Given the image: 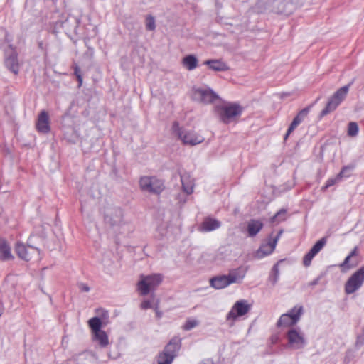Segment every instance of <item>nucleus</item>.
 I'll return each mask as SVG.
<instances>
[{
    "label": "nucleus",
    "mask_w": 364,
    "mask_h": 364,
    "mask_svg": "<svg viewBox=\"0 0 364 364\" xmlns=\"http://www.w3.org/2000/svg\"><path fill=\"white\" fill-rule=\"evenodd\" d=\"M181 342L178 337L170 340L157 358V364H171L181 348Z\"/></svg>",
    "instance_id": "nucleus-1"
},
{
    "label": "nucleus",
    "mask_w": 364,
    "mask_h": 364,
    "mask_svg": "<svg viewBox=\"0 0 364 364\" xmlns=\"http://www.w3.org/2000/svg\"><path fill=\"white\" fill-rule=\"evenodd\" d=\"M34 235H31L27 242V246L22 242H17L15 251L17 255L25 261H29L33 258L40 259L41 250L33 245Z\"/></svg>",
    "instance_id": "nucleus-2"
},
{
    "label": "nucleus",
    "mask_w": 364,
    "mask_h": 364,
    "mask_svg": "<svg viewBox=\"0 0 364 364\" xmlns=\"http://www.w3.org/2000/svg\"><path fill=\"white\" fill-rule=\"evenodd\" d=\"M215 109L219 115L220 119L225 124H229L235 117L240 116L243 109L237 103L217 105Z\"/></svg>",
    "instance_id": "nucleus-3"
},
{
    "label": "nucleus",
    "mask_w": 364,
    "mask_h": 364,
    "mask_svg": "<svg viewBox=\"0 0 364 364\" xmlns=\"http://www.w3.org/2000/svg\"><path fill=\"white\" fill-rule=\"evenodd\" d=\"M353 81L354 80H353L348 85L339 88L333 95V96L328 100L324 109L321 112L320 117H323L324 116L334 111L338 107V106L346 98L348 92L349 88L353 85Z\"/></svg>",
    "instance_id": "nucleus-4"
},
{
    "label": "nucleus",
    "mask_w": 364,
    "mask_h": 364,
    "mask_svg": "<svg viewBox=\"0 0 364 364\" xmlns=\"http://www.w3.org/2000/svg\"><path fill=\"white\" fill-rule=\"evenodd\" d=\"M173 132L181 139L183 144L196 145L204 141V137L193 131H186L180 127L179 123L175 121L172 125Z\"/></svg>",
    "instance_id": "nucleus-5"
},
{
    "label": "nucleus",
    "mask_w": 364,
    "mask_h": 364,
    "mask_svg": "<svg viewBox=\"0 0 364 364\" xmlns=\"http://www.w3.org/2000/svg\"><path fill=\"white\" fill-rule=\"evenodd\" d=\"M163 277L159 274H154L147 276H141V279L138 282V290L143 296L149 294L151 291L161 283Z\"/></svg>",
    "instance_id": "nucleus-6"
},
{
    "label": "nucleus",
    "mask_w": 364,
    "mask_h": 364,
    "mask_svg": "<svg viewBox=\"0 0 364 364\" xmlns=\"http://www.w3.org/2000/svg\"><path fill=\"white\" fill-rule=\"evenodd\" d=\"M142 191L159 195L165 188L164 182L155 176H143L139 180Z\"/></svg>",
    "instance_id": "nucleus-7"
},
{
    "label": "nucleus",
    "mask_w": 364,
    "mask_h": 364,
    "mask_svg": "<svg viewBox=\"0 0 364 364\" xmlns=\"http://www.w3.org/2000/svg\"><path fill=\"white\" fill-rule=\"evenodd\" d=\"M364 282V265L353 273L345 284V291L350 294L357 291Z\"/></svg>",
    "instance_id": "nucleus-8"
},
{
    "label": "nucleus",
    "mask_w": 364,
    "mask_h": 364,
    "mask_svg": "<svg viewBox=\"0 0 364 364\" xmlns=\"http://www.w3.org/2000/svg\"><path fill=\"white\" fill-rule=\"evenodd\" d=\"M192 97L194 100L204 104L213 103L219 99V96L210 88H194Z\"/></svg>",
    "instance_id": "nucleus-9"
},
{
    "label": "nucleus",
    "mask_w": 364,
    "mask_h": 364,
    "mask_svg": "<svg viewBox=\"0 0 364 364\" xmlns=\"http://www.w3.org/2000/svg\"><path fill=\"white\" fill-rule=\"evenodd\" d=\"M289 346L294 350L302 349L306 344L304 334L299 330L291 328L287 333Z\"/></svg>",
    "instance_id": "nucleus-10"
},
{
    "label": "nucleus",
    "mask_w": 364,
    "mask_h": 364,
    "mask_svg": "<svg viewBox=\"0 0 364 364\" xmlns=\"http://www.w3.org/2000/svg\"><path fill=\"white\" fill-rule=\"evenodd\" d=\"M251 309V306L246 300H240L235 303L231 310L227 314V321H235L237 317L242 316Z\"/></svg>",
    "instance_id": "nucleus-11"
},
{
    "label": "nucleus",
    "mask_w": 364,
    "mask_h": 364,
    "mask_svg": "<svg viewBox=\"0 0 364 364\" xmlns=\"http://www.w3.org/2000/svg\"><path fill=\"white\" fill-rule=\"evenodd\" d=\"M4 64L5 66L15 75L18 73L19 63L18 60V54L11 45H10L9 46V49L6 50Z\"/></svg>",
    "instance_id": "nucleus-12"
},
{
    "label": "nucleus",
    "mask_w": 364,
    "mask_h": 364,
    "mask_svg": "<svg viewBox=\"0 0 364 364\" xmlns=\"http://www.w3.org/2000/svg\"><path fill=\"white\" fill-rule=\"evenodd\" d=\"M271 7L274 13L286 16L291 14L294 9L292 0H274Z\"/></svg>",
    "instance_id": "nucleus-13"
},
{
    "label": "nucleus",
    "mask_w": 364,
    "mask_h": 364,
    "mask_svg": "<svg viewBox=\"0 0 364 364\" xmlns=\"http://www.w3.org/2000/svg\"><path fill=\"white\" fill-rule=\"evenodd\" d=\"M123 212L119 208L109 207L105 212V221L111 226L119 225L122 220Z\"/></svg>",
    "instance_id": "nucleus-14"
},
{
    "label": "nucleus",
    "mask_w": 364,
    "mask_h": 364,
    "mask_svg": "<svg viewBox=\"0 0 364 364\" xmlns=\"http://www.w3.org/2000/svg\"><path fill=\"white\" fill-rule=\"evenodd\" d=\"M327 242V237H323L317 241L311 250L304 255L303 258V264L305 267L310 266L313 258L323 249Z\"/></svg>",
    "instance_id": "nucleus-15"
},
{
    "label": "nucleus",
    "mask_w": 364,
    "mask_h": 364,
    "mask_svg": "<svg viewBox=\"0 0 364 364\" xmlns=\"http://www.w3.org/2000/svg\"><path fill=\"white\" fill-rule=\"evenodd\" d=\"M282 233V230H280L274 239L267 243L262 244L257 252V257L258 258H262L270 255L274 250L278 239Z\"/></svg>",
    "instance_id": "nucleus-16"
},
{
    "label": "nucleus",
    "mask_w": 364,
    "mask_h": 364,
    "mask_svg": "<svg viewBox=\"0 0 364 364\" xmlns=\"http://www.w3.org/2000/svg\"><path fill=\"white\" fill-rule=\"evenodd\" d=\"M36 127L37 130L41 133L47 134L50 131L49 117L46 111L43 110L40 112Z\"/></svg>",
    "instance_id": "nucleus-17"
},
{
    "label": "nucleus",
    "mask_w": 364,
    "mask_h": 364,
    "mask_svg": "<svg viewBox=\"0 0 364 364\" xmlns=\"http://www.w3.org/2000/svg\"><path fill=\"white\" fill-rule=\"evenodd\" d=\"M309 112V107H305L301 109L297 115L294 118L292 122L289 127L287 133L284 136V140H287L289 134L303 122V120L307 117Z\"/></svg>",
    "instance_id": "nucleus-18"
},
{
    "label": "nucleus",
    "mask_w": 364,
    "mask_h": 364,
    "mask_svg": "<svg viewBox=\"0 0 364 364\" xmlns=\"http://www.w3.org/2000/svg\"><path fill=\"white\" fill-rule=\"evenodd\" d=\"M221 223L213 218H205L199 227V230L201 232H210L219 228Z\"/></svg>",
    "instance_id": "nucleus-19"
},
{
    "label": "nucleus",
    "mask_w": 364,
    "mask_h": 364,
    "mask_svg": "<svg viewBox=\"0 0 364 364\" xmlns=\"http://www.w3.org/2000/svg\"><path fill=\"white\" fill-rule=\"evenodd\" d=\"M181 181L182 184V188L184 193L187 195H190L193 192L194 183L188 173H179Z\"/></svg>",
    "instance_id": "nucleus-20"
},
{
    "label": "nucleus",
    "mask_w": 364,
    "mask_h": 364,
    "mask_svg": "<svg viewBox=\"0 0 364 364\" xmlns=\"http://www.w3.org/2000/svg\"><path fill=\"white\" fill-rule=\"evenodd\" d=\"M14 258L8 242L0 237V260L8 261Z\"/></svg>",
    "instance_id": "nucleus-21"
},
{
    "label": "nucleus",
    "mask_w": 364,
    "mask_h": 364,
    "mask_svg": "<svg viewBox=\"0 0 364 364\" xmlns=\"http://www.w3.org/2000/svg\"><path fill=\"white\" fill-rule=\"evenodd\" d=\"M214 71H227L230 69L229 66L221 60H207L203 63Z\"/></svg>",
    "instance_id": "nucleus-22"
},
{
    "label": "nucleus",
    "mask_w": 364,
    "mask_h": 364,
    "mask_svg": "<svg viewBox=\"0 0 364 364\" xmlns=\"http://www.w3.org/2000/svg\"><path fill=\"white\" fill-rule=\"evenodd\" d=\"M298 322V315H294V316L291 317L289 314H283L279 317L277 323V326L278 328L280 327H289L295 325Z\"/></svg>",
    "instance_id": "nucleus-23"
},
{
    "label": "nucleus",
    "mask_w": 364,
    "mask_h": 364,
    "mask_svg": "<svg viewBox=\"0 0 364 364\" xmlns=\"http://www.w3.org/2000/svg\"><path fill=\"white\" fill-rule=\"evenodd\" d=\"M210 283V286L216 289H221L230 285L226 275H221L211 278Z\"/></svg>",
    "instance_id": "nucleus-24"
},
{
    "label": "nucleus",
    "mask_w": 364,
    "mask_h": 364,
    "mask_svg": "<svg viewBox=\"0 0 364 364\" xmlns=\"http://www.w3.org/2000/svg\"><path fill=\"white\" fill-rule=\"evenodd\" d=\"M263 223L257 220H250L247 225V232L249 236H255L262 228Z\"/></svg>",
    "instance_id": "nucleus-25"
},
{
    "label": "nucleus",
    "mask_w": 364,
    "mask_h": 364,
    "mask_svg": "<svg viewBox=\"0 0 364 364\" xmlns=\"http://www.w3.org/2000/svg\"><path fill=\"white\" fill-rule=\"evenodd\" d=\"M93 334V340L95 341L98 342L99 345L102 348L106 347L109 344V338L108 336L104 331H100L99 332H95Z\"/></svg>",
    "instance_id": "nucleus-26"
},
{
    "label": "nucleus",
    "mask_w": 364,
    "mask_h": 364,
    "mask_svg": "<svg viewBox=\"0 0 364 364\" xmlns=\"http://www.w3.org/2000/svg\"><path fill=\"white\" fill-rule=\"evenodd\" d=\"M228 279L230 284L233 283H240L245 277V273L242 272L240 269H235L230 272L228 275H226Z\"/></svg>",
    "instance_id": "nucleus-27"
},
{
    "label": "nucleus",
    "mask_w": 364,
    "mask_h": 364,
    "mask_svg": "<svg viewBox=\"0 0 364 364\" xmlns=\"http://www.w3.org/2000/svg\"><path fill=\"white\" fill-rule=\"evenodd\" d=\"M183 65L188 70H193L198 66V59L194 55H188L183 58Z\"/></svg>",
    "instance_id": "nucleus-28"
},
{
    "label": "nucleus",
    "mask_w": 364,
    "mask_h": 364,
    "mask_svg": "<svg viewBox=\"0 0 364 364\" xmlns=\"http://www.w3.org/2000/svg\"><path fill=\"white\" fill-rule=\"evenodd\" d=\"M282 262V260H279L272 268L271 272H270L269 278H268V281L272 284V286H275L279 280V264Z\"/></svg>",
    "instance_id": "nucleus-29"
},
{
    "label": "nucleus",
    "mask_w": 364,
    "mask_h": 364,
    "mask_svg": "<svg viewBox=\"0 0 364 364\" xmlns=\"http://www.w3.org/2000/svg\"><path fill=\"white\" fill-rule=\"evenodd\" d=\"M88 325L90 329L92 330V333L102 331L101 328L102 326V323L101 319L97 316L91 318L88 321Z\"/></svg>",
    "instance_id": "nucleus-30"
},
{
    "label": "nucleus",
    "mask_w": 364,
    "mask_h": 364,
    "mask_svg": "<svg viewBox=\"0 0 364 364\" xmlns=\"http://www.w3.org/2000/svg\"><path fill=\"white\" fill-rule=\"evenodd\" d=\"M354 165H348L343 166L339 173L337 175V178L342 180L343 178H348L351 175V171L354 169Z\"/></svg>",
    "instance_id": "nucleus-31"
},
{
    "label": "nucleus",
    "mask_w": 364,
    "mask_h": 364,
    "mask_svg": "<svg viewBox=\"0 0 364 364\" xmlns=\"http://www.w3.org/2000/svg\"><path fill=\"white\" fill-rule=\"evenodd\" d=\"M304 313V309L302 306L296 305L291 309L286 314H289L291 317L294 315H298V321L300 320L301 315Z\"/></svg>",
    "instance_id": "nucleus-32"
},
{
    "label": "nucleus",
    "mask_w": 364,
    "mask_h": 364,
    "mask_svg": "<svg viewBox=\"0 0 364 364\" xmlns=\"http://www.w3.org/2000/svg\"><path fill=\"white\" fill-rule=\"evenodd\" d=\"M146 28L148 31H154L156 29L155 19L151 15L147 16L146 18Z\"/></svg>",
    "instance_id": "nucleus-33"
},
{
    "label": "nucleus",
    "mask_w": 364,
    "mask_h": 364,
    "mask_svg": "<svg viewBox=\"0 0 364 364\" xmlns=\"http://www.w3.org/2000/svg\"><path fill=\"white\" fill-rule=\"evenodd\" d=\"M358 133V126L356 122H350L348 127V134L351 136H356Z\"/></svg>",
    "instance_id": "nucleus-34"
},
{
    "label": "nucleus",
    "mask_w": 364,
    "mask_h": 364,
    "mask_svg": "<svg viewBox=\"0 0 364 364\" xmlns=\"http://www.w3.org/2000/svg\"><path fill=\"white\" fill-rule=\"evenodd\" d=\"M198 324H199V322L197 320L193 319V318H188L186 321L183 328L185 331H190L192 328L196 327Z\"/></svg>",
    "instance_id": "nucleus-35"
},
{
    "label": "nucleus",
    "mask_w": 364,
    "mask_h": 364,
    "mask_svg": "<svg viewBox=\"0 0 364 364\" xmlns=\"http://www.w3.org/2000/svg\"><path fill=\"white\" fill-rule=\"evenodd\" d=\"M287 213V210L285 209L279 210L272 218V221H277L281 222L285 220V215Z\"/></svg>",
    "instance_id": "nucleus-36"
},
{
    "label": "nucleus",
    "mask_w": 364,
    "mask_h": 364,
    "mask_svg": "<svg viewBox=\"0 0 364 364\" xmlns=\"http://www.w3.org/2000/svg\"><path fill=\"white\" fill-rule=\"evenodd\" d=\"M70 21H72L74 23V27H73L74 30L78 27L79 20L74 16L68 17L64 22L61 23V26L63 28H66L67 25L68 24V23Z\"/></svg>",
    "instance_id": "nucleus-37"
},
{
    "label": "nucleus",
    "mask_w": 364,
    "mask_h": 364,
    "mask_svg": "<svg viewBox=\"0 0 364 364\" xmlns=\"http://www.w3.org/2000/svg\"><path fill=\"white\" fill-rule=\"evenodd\" d=\"M340 181H341V179L337 178V176L335 178H331L328 179L326 185L322 188V189L325 191Z\"/></svg>",
    "instance_id": "nucleus-38"
},
{
    "label": "nucleus",
    "mask_w": 364,
    "mask_h": 364,
    "mask_svg": "<svg viewBox=\"0 0 364 364\" xmlns=\"http://www.w3.org/2000/svg\"><path fill=\"white\" fill-rule=\"evenodd\" d=\"M74 74L75 75L80 86L82 83V77L81 75V70L78 65H75L74 67Z\"/></svg>",
    "instance_id": "nucleus-39"
},
{
    "label": "nucleus",
    "mask_w": 364,
    "mask_h": 364,
    "mask_svg": "<svg viewBox=\"0 0 364 364\" xmlns=\"http://www.w3.org/2000/svg\"><path fill=\"white\" fill-rule=\"evenodd\" d=\"M79 289L82 292H88L90 290L89 286L85 283L80 282L77 284Z\"/></svg>",
    "instance_id": "nucleus-40"
},
{
    "label": "nucleus",
    "mask_w": 364,
    "mask_h": 364,
    "mask_svg": "<svg viewBox=\"0 0 364 364\" xmlns=\"http://www.w3.org/2000/svg\"><path fill=\"white\" fill-rule=\"evenodd\" d=\"M350 258L351 257L349 255H348L345 258L344 261L341 264L340 267L342 268L350 269L352 267L351 265L348 264Z\"/></svg>",
    "instance_id": "nucleus-41"
},
{
    "label": "nucleus",
    "mask_w": 364,
    "mask_h": 364,
    "mask_svg": "<svg viewBox=\"0 0 364 364\" xmlns=\"http://www.w3.org/2000/svg\"><path fill=\"white\" fill-rule=\"evenodd\" d=\"M151 303L149 300H145L141 304V308L143 309H147L151 308Z\"/></svg>",
    "instance_id": "nucleus-42"
},
{
    "label": "nucleus",
    "mask_w": 364,
    "mask_h": 364,
    "mask_svg": "<svg viewBox=\"0 0 364 364\" xmlns=\"http://www.w3.org/2000/svg\"><path fill=\"white\" fill-rule=\"evenodd\" d=\"M321 278V276L318 277L317 278H316L315 279H314L313 281H311V282L309 284V286H311V287H314V286H315V285H317V284L319 283V281H320Z\"/></svg>",
    "instance_id": "nucleus-43"
},
{
    "label": "nucleus",
    "mask_w": 364,
    "mask_h": 364,
    "mask_svg": "<svg viewBox=\"0 0 364 364\" xmlns=\"http://www.w3.org/2000/svg\"><path fill=\"white\" fill-rule=\"evenodd\" d=\"M364 343V338L362 336H358L356 341V346H362Z\"/></svg>",
    "instance_id": "nucleus-44"
},
{
    "label": "nucleus",
    "mask_w": 364,
    "mask_h": 364,
    "mask_svg": "<svg viewBox=\"0 0 364 364\" xmlns=\"http://www.w3.org/2000/svg\"><path fill=\"white\" fill-rule=\"evenodd\" d=\"M358 255V247H355L353 250L348 255L350 257L356 256Z\"/></svg>",
    "instance_id": "nucleus-45"
},
{
    "label": "nucleus",
    "mask_w": 364,
    "mask_h": 364,
    "mask_svg": "<svg viewBox=\"0 0 364 364\" xmlns=\"http://www.w3.org/2000/svg\"><path fill=\"white\" fill-rule=\"evenodd\" d=\"M156 314L158 318H160L162 316V313L158 310V306H155Z\"/></svg>",
    "instance_id": "nucleus-46"
},
{
    "label": "nucleus",
    "mask_w": 364,
    "mask_h": 364,
    "mask_svg": "<svg viewBox=\"0 0 364 364\" xmlns=\"http://www.w3.org/2000/svg\"><path fill=\"white\" fill-rule=\"evenodd\" d=\"M4 310V304H3L2 301H0V317L3 314Z\"/></svg>",
    "instance_id": "nucleus-47"
},
{
    "label": "nucleus",
    "mask_w": 364,
    "mask_h": 364,
    "mask_svg": "<svg viewBox=\"0 0 364 364\" xmlns=\"http://www.w3.org/2000/svg\"><path fill=\"white\" fill-rule=\"evenodd\" d=\"M178 200L180 203H185L186 202V198L183 197V198H181V196H178Z\"/></svg>",
    "instance_id": "nucleus-48"
},
{
    "label": "nucleus",
    "mask_w": 364,
    "mask_h": 364,
    "mask_svg": "<svg viewBox=\"0 0 364 364\" xmlns=\"http://www.w3.org/2000/svg\"><path fill=\"white\" fill-rule=\"evenodd\" d=\"M199 364H213L211 360H207L203 362H200Z\"/></svg>",
    "instance_id": "nucleus-49"
},
{
    "label": "nucleus",
    "mask_w": 364,
    "mask_h": 364,
    "mask_svg": "<svg viewBox=\"0 0 364 364\" xmlns=\"http://www.w3.org/2000/svg\"><path fill=\"white\" fill-rule=\"evenodd\" d=\"M348 353H350V352H347V354H348ZM347 358H348V355H346V356L345 358V362H346Z\"/></svg>",
    "instance_id": "nucleus-50"
}]
</instances>
